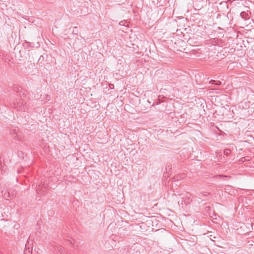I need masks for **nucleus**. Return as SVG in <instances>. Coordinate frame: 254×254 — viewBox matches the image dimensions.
Segmentation results:
<instances>
[{"label":"nucleus","mask_w":254,"mask_h":254,"mask_svg":"<svg viewBox=\"0 0 254 254\" xmlns=\"http://www.w3.org/2000/svg\"><path fill=\"white\" fill-rule=\"evenodd\" d=\"M18 111L26 112L29 110V106L21 98L17 97L11 105Z\"/></svg>","instance_id":"nucleus-1"},{"label":"nucleus","mask_w":254,"mask_h":254,"mask_svg":"<svg viewBox=\"0 0 254 254\" xmlns=\"http://www.w3.org/2000/svg\"><path fill=\"white\" fill-rule=\"evenodd\" d=\"M11 135L13 138L16 140L22 141L23 139V133L20 131H19L18 128L14 129L11 132Z\"/></svg>","instance_id":"nucleus-2"},{"label":"nucleus","mask_w":254,"mask_h":254,"mask_svg":"<svg viewBox=\"0 0 254 254\" xmlns=\"http://www.w3.org/2000/svg\"><path fill=\"white\" fill-rule=\"evenodd\" d=\"M47 186V184L45 183L42 184H39L38 186H37L36 190L37 194L40 196L44 195L45 194Z\"/></svg>","instance_id":"nucleus-3"},{"label":"nucleus","mask_w":254,"mask_h":254,"mask_svg":"<svg viewBox=\"0 0 254 254\" xmlns=\"http://www.w3.org/2000/svg\"><path fill=\"white\" fill-rule=\"evenodd\" d=\"M186 176L187 175L185 173H182L175 175L173 177V179L174 180V181H178L184 179L186 177Z\"/></svg>","instance_id":"nucleus-4"},{"label":"nucleus","mask_w":254,"mask_h":254,"mask_svg":"<svg viewBox=\"0 0 254 254\" xmlns=\"http://www.w3.org/2000/svg\"><path fill=\"white\" fill-rule=\"evenodd\" d=\"M240 15L241 17L244 19L245 20H247L249 18V14L245 11L241 12Z\"/></svg>","instance_id":"nucleus-5"},{"label":"nucleus","mask_w":254,"mask_h":254,"mask_svg":"<svg viewBox=\"0 0 254 254\" xmlns=\"http://www.w3.org/2000/svg\"><path fill=\"white\" fill-rule=\"evenodd\" d=\"M209 195H210V194L209 193H205L204 194H203L202 193H199L198 194V197L199 198L201 199L202 196L206 197L209 196Z\"/></svg>","instance_id":"nucleus-6"},{"label":"nucleus","mask_w":254,"mask_h":254,"mask_svg":"<svg viewBox=\"0 0 254 254\" xmlns=\"http://www.w3.org/2000/svg\"><path fill=\"white\" fill-rule=\"evenodd\" d=\"M231 153V151L229 149H226L224 150V154L226 156H228Z\"/></svg>","instance_id":"nucleus-7"},{"label":"nucleus","mask_w":254,"mask_h":254,"mask_svg":"<svg viewBox=\"0 0 254 254\" xmlns=\"http://www.w3.org/2000/svg\"><path fill=\"white\" fill-rule=\"evenodd\" d=\"M63 249L64 248L61 247V246H59L57 248V251L58 252L60 253H63Z\"/></svg>","instance_id":"nucleus-8"},{"label":"nucleus","mask_w":254,"mask_h":254,"mask_svg":"<svg viewBox=\"0 0 254 254\" xmlns=\"http://www.w3.org/2000/svg\"><path fill=\"white\" fill-rule=\"evenodd\" d=\"M20 87H19L18 86H14L13 88V90L16 92H19L20 91Z\"/></svg>","instance_id":"nucleus-9"},{"label":"nucleus","mask_w":254,"mask_h":254,"mask_svg":"<svg viewBox=\"0 0 254 254\" xmlns=\"http://www.w3.org/2000/svg\"><path fill=\"white\" fill-rule=\"evenodd\" d=\"M215 177H216V178H223V177H226V178L229 177V176H228L222 175H219L216 176Z\"/></svg>","instance_id":"nucleus-10"},{"label":"nucleus","mask_w":254,"mask_h":254,"mask_svg":"<svg viewBox=\"0 0 254 254\" xmlns=\"http://www.w3.org/2000/svg\"><path fill=\"white\" fill-rule=\"evenodd\" d=\"M127 22L125 20L121 21L119 22V25L125 26Z\"/></svg>","instance_id":"nucleus-11"},{"label":"nucleus","mask_w":254,"mask_h":254,"mask_svg":"<svg viewBox=\"0 0 254 254\" xmlns=\"http://www.w3.org/2000/svg\"><path fill=\"white\" fill-rule=\"evenodd\" d=\"M13 195H14V194L12 193L11 194L9 191L7 192V196L8 197L10 198L11 197L13 196Z\"/></svg>","instance_id":"nucleus-12"},{"label":"nucleus","mask_w":254,"mask_h":254,"mask_svg":"<svg viewBox=\"0 0 254 254\" xmlns=\"http://www.w3.org/2000/svg\"><path fill=\"white\" fill-rule=\"evenodd\" d=\"M215 82H216V80H211L209 82L210 83L213 84H215Z\"/></svg>","instance_id":"nucleus-13"},{"label":"nucleus","mask_w":254,"mask_h":254,"mask_svg":"<svg viewBox=\"0 0 254 254\" xmlns=\"http://www.w3.org/2000/svg\"><path fill=\"white\" fill-rule=\"evenodd\" d=\"M221 84V82L220 81H216L215 85H220Z\"/></svg>","instance_id":"nucleus-14"},{"label":"nucleus","mask_w":254,"mask_h":254,"mask_svg":"<svg viewBox=\"0 0 254 254\" xmlns=\"http://www.w3.org/2000/svg\"><path fill=\"white\" fill-rule=\"evenodd\" d=\"M241 161H242V162L245 161H246V159H245V157H244V158H242L241 159Z\"/></svg>","instance_id":"nucleus-15"},{"label":"nucleus","mask_w":254,"mask_h":254,"mask_svg":"<svg viewBox=\"0 0 254 254\" xmlns=\"http://www.w3.org/2000/svg\"><path fill=\"white\" fill-rule=\"evenodd\" d=\"M6 193L5 192L3 195H4V197H6Z\"/></svg>","instance_id":"nucleus-16"},{"label":"nucleus","mask_w":254,"mask_h":254,"mask_svg":"<svg viewBox=\"0 0 254 254\" xmlns=\"http://www.w3.org/2000/svg\"><path fill=\"white\" fill-rule=\"evenodd\" d=\"M70 242V244H71V243H72V242H71V240H70V242Z\"/></svg>","instance_id":"nucleus-17"}]
</instances>
